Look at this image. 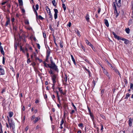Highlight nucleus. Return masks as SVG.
Returning <instances> with one entry per match:
<instances>
[{
    "instance_id": "obj_37",
    "label": "nucleus",
    "mask_w": 133,
    "mask_h": 133,
    "mask_svg": "<svg viewBox=\"0 0 133 133\" xmlns=\"http://www.w3.org/2000/svg\"><path fill=\"white\" fill-rule=\"evenodd\" d=\"M88 45L90 46L92 48H93V46L92 45L90 42L89 43V44H88Z\"/></svg>"
},
{
    "instance_id": "obj_38",
    "label": "nucleus",
    "mask_w": 133,
    "mask_h": 133,
    "mask_svg": "<svg viewBox=\"0 0 133 133\" xmlns=\"http://www.w3.org/2000/svg\"><path fill=\"white\" fill-rule=\"evenodd\" d=\"M51 97L53 100L55 101V100L54 99L55 98V96L54 95H53L51 96Z\"/></svg>"
},
{
    "instance_id": "obj_13",
    "label": "nucleus",
    "mask_w": 133,
    "mask_h": 133,
    "mask_svg": "<svg viewBox=\"0 0 133 133\" xmlns=\"http://www.w3.org/2000/svg\"><path fill=\"white\" fill-rule=\"evenodd\" d=\"M104 23L105 25L107 27L109 26V24L107 20L105 19L104 20Z\"/></svg>"
},
{
    "instance_id": "obj_7",
    "label": "nucleus",
    "mask_w": 133,
    "mask_h": 133,
    "mask_svg": "<svg viewBox=\"0 0 133 133\" xmlns=\"http://www.w3.org/2000/svg\"><path fill=\"white\" fill-rule=\"evenodd\" d=\"M103 73L105 74L109 78H110V77L109 76V74L108 72H107L106 70L104 68L103 69Z\"/></svg>"
},
{
    "instance_id": "obj_25",
    "label": "nucleus",
    "mask_w": 133,
    "mask_h": 133,
    "mask_svg": "<svg viewBox=\"0 0 133 133\" xmlns=\"http://www.w3.org/2000/svg\"><path fill=\"white\" fill-rule=\"evenodd\" d=\"M25 24L29 25V22L28 19H25Z\"/></svg>"
},
{
    "instance_id": "obj_31",
    "label": "nucleus",
    "mask_w": 133,
    "mask_h": 133,
    "mask_svg": "<svg viewBox=\"0 0 133 133\" xmlns=\"http://www.w3.org/2000/svg\"><path fill=\"white\" fill-rule=\"evenodd\" d=\"M35 7H36V10H38V8H39V5H38V4H36V6H35Z\"/></svg>"
},
{
    "instance_id": "obj_19",
    "label": "nucleus",
    "mask_w": 133,
    "mask_h": 133,
    "mask_svg": "<svg viewBox=\"0 0 133 133\" xmlns=\"http://www.w3.org/2000/svg\"><path fill=\"white\" fill-rule=\"evenodd\" d=\"M19 5H23V2L22 0H18Z\"/></svg>"
},
{
    "instance_id": "obj_47",
    "label": "nucleus",
    "mask_w": 133,
    "mask_h": 133,
    "mask_svg": "<svg viewBox=\"0 0 133 133\" xmlns=\"http://www.w3.org/2000/svg\"><path fill=\"white\" fill-rule=\"evenodd\" d=\"M120 39L121 40H122L124 41L125 40H126V39L124 38H122L120 37Z\"/></svg>"
},
{
    "instance_id": "obj_42",
    "label": "nucleus",
    "mask_w": 133,
    "mask_h": 133,
    "mask_svg": "<svg viewBox=\"0 0 133 133\" xmlns=\"http://www.w3.org/2000/svg\"><path fill=\"white\" fill-rule=\"evenodd\" d=\"M133 87V84L132 83H131L130 84V88L132 89H133V88H132Z\"/></svg>"
},
{
    "instance_id": "obj_43",
    "label": "nucleus",
    "mask_w": 133,
    "mask_h": 133,
    "mask_svg": "<svg viewBox=\"0 0 133 133\" xmlns=\"http://www.w3.org/2000/svg\"><path fill=\"white\" fill-rule=\"evenodd\" d=\"M78 126L79 127H83V125L82 123H80L78 125Z\"/></svg>"
},
{
    "instance_id": "obj_11",
    "label": "nucleus",
    "mask_w": 133,
    "mask_h": 133,
    "mask_svg": "<svg viewBox=\"0 0 133 133\" xmlns=\"http://www.w3.org/2000/svg\"><path fill=\"white\" fill-rule=\"evenodd\" d=\"M129 124L130 126L131 127L132 125V119L131 118H129Z\"/></svg>"
},
{
    "instance_id": "obj_44",
    "label": "nucleus",
    "mask_w": 133,
    "mask_h": 133,
    "mask_svg": "<svg viewBox=\"0 0 133 133\" xmlns=\"http://www.w3.org/2000/svg\"><path fill=\"white\" fill-rule=\"evenodd\" d=\"M104 92V90H101V94L102 95V96L103 95Z\"/></svg>"
},
{
    "instance_id": "obj_30",
    "label": "nucleus",
    "mask_w": 133,
    "mask_h": 133,
    "mask_svg": "<svg viewBox=\"0 0 133 133\" xmlns=\"http://www.w3.org/2000/svg\"><path fill=\"white\" fill-rule=\"evenodd\" d=\"M38 17L39 19L41 20H42L43 19V18L41 15H39Z\"/></svg>"
},
{
    "instance_id": "obj_62",
    "label": "nucleus",
    "mask_w": 133,
    "mask_h": 133,
    "mask_svg": "<svg viewBox=\"0 0 133 133\" xmlns=\"http://www.w3.org/2000/svg\"><path fill=\"white\" fill-rule=\"evenodd\" d=\"M14 21H15L14 18V17L12 18L11 19V21H12V22H14Z\"/></svg>"
},
{
    "instance_id": "obj_14",
    "label": "nucleus",
    "mask_w": 133,
    "mask_h": 133,
    "mask_svg": "<svg viewBox=\"0 0 133 133\" xmlns=\"http://www.w3.org/2000/svg\"><path fill=\"white\" fill-rule=\"evenodd\" d=\"M0 72L1 73V75H3L4 74V70L2 68H0Z\"/></svg>"
},
{
    "instance_id": "obj_2",
    "label": "nucleus",
    "mask_w": 133,
    "mask_h": 133,
    "mask_svg": "<svg viewBox=\"0 0 133 133\" xmlns=\"http://www.w3.org/2000/svg\"><path fill=\"white\" fill-rule=\"evenodd\" d=\"M8 119L9 122V125L10 128H12V129H14L15 128V123L14 122H13L11 121L10 122H9V119L8 117Z\"/></svg>"
},
{
    "instance_id": "obj_48",
    "label": "nucleus",
    "mask_w": 133,
    "mask_h": 133,
    "mask_svg": "<svg viewBox=\"0 0 133 133\" xmlns=\"http://www.w3.org/2000/svg\"><path fill=\"white\" fill-rule=\"evenodd\" d=\"M2 62H3V64H4V63H5V58H4V57H3V58Z\"/></svg>"
},
{
    "instance_id": "obj_12",
    "label": "nucleus",
    "mask_w": 133,
    "mask_h": 133,
    "mask_svg": "<svg viewBox=\"0 0 133 133\" xmlns=\"http://www.w3.org/2000/svg\"><path fill=\"white\" fill-rule=\"evenodd\" d=\"M58 90L60 92V93L61 94H63V95H65V93L63 91V90L61 88H58Z\"/></svg>"
},
{
    "instance_id": "obj_58",
    "label": "nucleus",
    "mask_w": 133,
    "mask_h": 133,
    "mask_svg": "<svg viewBox=\"0 0 133 133\" xmlns=\"http://www.w3.org/2000/svg\"><path fill=\"white\" fill-rule=\"evenodd\" d=\"M85 42L86 43L88 44H89V43H90L89 41L87 40L86 39L85 41Z\"/></svg>"
},
{
    "instance_id": "obj_64",
    "label": "nucleus",
    "mask_w": 133,
    "mask_h": 133,
    "mask_svg": "<svg viewBox=\"0 0 133 133\" xmlns=\"http://www.w3.org/2000/svg\"><path fill=\"white\" fill-rule=\"evenodd\" d=\"M32 65L33 66H35L36 65V63L35 62H34L33 63H32Z\"/></svg>"
},
{
    "instance_id": "obj_59",
    "label": "nucleus",
    "mask_w": 133,
    "mask_h": 133,
    "mask_svg": "<svg viewBox=\"0 0 133 133\" xmlns=\"http://www.w3.org/2000/svg\"><path fill=\"white\" fill-rule=\"evenodd\" d=\"M60 46L61 48H62L63 47V45L61 43V42H60Z\"/></svg>"
},
{
    "instance_id": "obj_55",
    "label": "nucleus",
    "mask_w": 133,
    "mask_h": 133,
    "mask_svg": "<svg viewBox=\"0 0 133 133\" xmlns=\"http://www.w3.org/2000/svg\"><path fill=\"white\" fill-rule=\"evenodd\" d=\"M98 9V13L99 14V13L100 12H101V9L99 8Z\"/></svg>"
},
{
    "instance_id": "obj_29",
    "label": "nucleus",
    "mask_w": 133,
    "mask_h": 133,
    "mask_svg": "<svg viewBox=\"0 0 133 133\" xmlns=\"http://www.w3.org/2000/svg\"><path fill=\"white\" fill-rule=\"evenodd\" d=\"M64 122V120L63 119V118H62L61 120V124H60V125H62L63 124V123Z\"/></svg>"
},
{
    "instance_id": "obj_9",
    "label": "nucleus",
    "mask_w": 133,
    "mask_h": 133,
    "mask_svg": "<svg viewBox=\"0 0 133 133\" xmlns=\"http://www.w3.org/2000/svg\"><path fill=\"white\" fill-rule=\"evenodd\" d=\"M117 5L118 6H121V0H115Z\"/></svg>"
},
{
    "instance_id": "obj_17",
    "label": "nucleus",
    "mask_w": 133,
    "mask_h": 133,
    "mask_svg": "<svg viewBox=\"0 0 133 133\" xmlns=\"http://www.w3.org/2000/svg\"><path fill=\"white\" fill-rule=\"evenodd\" d=\"M32 8H33V10L34 11V12H35V14L37 17V16H38L37 13V12L36 11V10L35 9V7H34V6H33Z\"/></svg>"
},
{
    "instance_id": "obj_23",
    "label": "nucleus",
    "mask_w": 133,
    "mask_h": 133,
    "mask_svg": "<svg viewBox=\"0 0 133 133\" xmlns=\"http://www.w3.org/2000/svg\"><path fill=\"white\" fill-rule=\"evenodd\" d=\"M62 7L64 9V10L65 11L66 10V7L65 5L64 4H62Z\"/></svg>"
},
{
    "instance_id": "obj_8",
    "label": "nucleus",
    "mask_w": 133,
    "mask_h": 133,
    "mask_svg": "<svg viewBox=\"0 0 133 133\" xmlns=\"http://www.w3.org/2000/svg\"><path fill=\"white\" fill-rule=\"evenodd\" d=\"M112 34L114 35V37L118 40H119L120 39V37L119 36H117L116 34L114 32H112Z\"/></svg>"
},
{
    "instance_id": "obj_6",
    "label": "nucleus",
    "mask_w": 133,
    "mask_h": 133,
    "mask_svg": "<svg viewBox=\"0 0 133 133\" xmlns=\"http://www.w3.org/2000/svg\"><path fill=\"white\" fill-rule=\"evenodd\" d=\"M54 11L55 12L54 14V18L55 19L57 18V13H58V11L57 9H54Z\"/></svg>"
},
{
    "instance_id": "obj_3",
    "label": "nucleus",
    "mask_w": 133,
    "mask_h": 133,
    "mask_svg": "<svg viewBox=\"0 0 133 133\" xmlns=\"http://www.w3.org/2000/svg\"><path fill=\"white\" fill-rule=\"evenodd\" d=\"M52 80L53 83L55 84L56 81L58 79V78L56 75H54L52 77Z\"/></svg>"
},
{
    "instance_id": "obj_5",
    "label": "nucleus",
    "mask_w": 133,
    "mask_h": 133,
    "mask_svg": "<svg viewBox=\"0 0 133 133\" xmlns=\"http://www.w3.org/2000/svg\"><path fill=\"white\" fill-rule=\"evenodd\" d=\"M6 18L7 19V21L6 22L5 24V26H7L8 25L10 24V18L9 17L6 16Z\"/></svg>"
},
{
    "instance_id": "obj_4",
    "label": "nucleus",
    "mask_w": 133,
    "mask_h": 133,
    "mask_svg": "<svg viewBox=\"0 0 133 133\" xmlns=\"http://www.w3.org/2000/svg\"><path fill=\"white\" fill-rule=\"evenodd\" d=\"M50 50H47L46 53V59L45 60V61L48 62V59L49 56L50 54Z\"/></svg>"
},
{
    "instance_id": "obj_45",
    "label": "nucleus",
    "mask_w": 133,
    "mask_h": 133,
    "mask_svg": "<svg viewBox=\"0 0 133 133\" xmlns=\"http://www.w3.org/2000/svg\"><path fill=\"white\" fill-rule=\"evenodd\" d=\"M114 71L117 73L119 72L116 69H114Z\"/></svg>"
},
{
    "instance_id": "obj_61",
    "label": "nucleus",
    "mask_w": 133,
    "mask_h": 133,
    "mask_svg": "<svg viewBox=\"0 0 133 133\" xmlns=\"http://www.w3.org/2000/svg\"><path fill=\"white\" fill-rule=\"evenodd\" d=\"M44 98L45 99H46L47 98V96L46 94H45L44 96Z\"/></svg>"
},
{
    "instance_id": "obj_41",
    "label": "nucleus",
    "mask_w": 133,
    "mask_h": 133,
    "mask_svg": "<svg viewBox=\"0 0 133 133\" xmlns=\"http://www.w3.org/2000/svg\"><path fill=\"white\" fill-rule=\"evenodd\" d=\"M44 65L46 67H48V64H47V63L46 62H44Z\"/></svg>"
},
{
    "instance_id": "obj_49",
    "label": "nucleus",
    "mask_w": 133,
    "mask_h": 133,
    "mask_svg": "<svg viewBox=\"0 0 133 133\" xmlns=\"http://www.w3.org/2000/svg\"><path fill=\"white\" fill-rule=\"evenodd\" d=\"M81 48L84 51H85V49L84 47L83 46H81Z\"/></svg>"
},
{
    "instance_id": "obj_54",
    "label": "nucleus",
    "mask_w": 133,
    "mask_h": 133,
    "mask_svg": "<svg viewBox=\"0 0 133 133\" xmlns=\"http://www.w3.org/2000/svg\"><path fill=\"white\" fill-rule=\"evenodd\" d=\"M55 84L53 83L52 84V88L53 90H54L55 89L54 87H55Z\"/></svg>"
},
{
    "instance_id": "obj_1",
    "label": "nucleus",
    "mask_w": 133,
    "mask_h": 133,
    "mask_svg": "<svg viewBox=\"0 0 133 133\" xmlns=\"http://www.w3.org/2000/svg\"><path fill=\"white\" fill-rule=\"evenodd\" d=\"M51 64H48V67L55 70H57V66L56 65L55 63L51 60Z\"/></svg>"
},
{
    "instance_id": "obj_26",
    "label": "nucleus",
    "mask_w": 133,
    "mask_h": 133,
    "mask_svg": "<svg viewBox=\"0 0 133 133\" xmlns=\"http://www.w3.org/2000/svg\"><path fill=\"white\" fill-rule=\"evenodd\" d=\"M125 31L127 33L129 34L130 31V30L129 28H126L125 29Z\"/></svg>"
},
{
    "instance_id": "obj_33",
    "label": "nucleus",
    "mask_w": 133,
    "mask_h": 133,
    "mask_svg": "<svg viewBox=\"0 0 133 133\" xmlns=\"http://www.w3.org/2000/svg\"><path fill=\"white\" fill-rule=\"evenodd\" d=\"M67 77H68V76L66 75H65V77H64V81L65 82H66L67 81Z\"/></svg>"
},
{
    "instance_id": "obj_10",
    "label": "nucleus",
    "mask_w": 133,
    "mask_h": 133,
    "mask_svg": "<svg viewBox=\"0 0 133 133\" xmlns=\"http://www.w3.org/2000/svg\"><path fill=\"white\" fill-rule=\"evenodd\" d=\"M85 18L86 21L89 22L90 19L88 13L86 14V16H85Z\"/></svg>"
},
{
    "instance_id": "obj_46",
    "label": "nucleus",
    "mask_w": 133,
    "mask_h": 133,
    "mask_svg": "<svg viewBox=\"0 0 133 133\" xmlns=\"http://www.w3.org/2000/svg\"><path fill=\"white\" fill-rule=\"evenodd\" d=\"M71 25V22H69L68 24L67 25V26H68L69 27H70Z\"/></svg>"
},
{
    "instance_id": "obj_20",
    "label": "nucleus",
    "mask_w": 133,
    "mask_h": 133,
    "mask_svg": "<svg viewBox=\"0 0 133 133\" xmlns=\"http://www.w3.org/2000/svg\"><path fill=\"white\" fill-rule=\"evenodd\" d=\"M49 15V18L51 20H52V16L51 12H50Z\"/></svg>"
},
{
    "instance_id": "obj_32",
    "label": "nucleus",
    "mask_w": 133,
    "mask_h": 133,
    "mask_svg": "<svg viewBox=\"0 0 133 133\" xmlns=\"http://www.w3.org/2000/svg\"><path fill=\"white\" fill-rule=\"evenodd\" d=\"M124 41V43L125 44H127L129 42L128 40L127 39H126V40H125Z\"/></svg>"
},
{
    "instance_id": "obj_15",
    "label": "nucleus",
    "mask_w": 133,
    "mask_h": 133,
    "mask_svg": "<svg viewBox=\"0 0 133 133\" xmlns=\"http://www.w3.org/2000/svg\"><path fill=\"white\" fill-rule=\"evenodd\" d=\"M40 119V118L39 117L36 118L35 119L34 121V123H35L37 122Z\"/></svg>"
},
{
    "instance_id": "obj_21",
    "label": "nucleus",
    "mask_w": 133,
    "mask_h": 133,
    "mask_svg": "<svg viewBox=\"0 0 133 133\" xmlns=\"http://www.w3.org/2000/svg\"><path fill=\"white\" fill-rule=\"evenodd\" d=\"M9 116L10 117H12L13 115V113L12 112H10L9 113Z\"/></svg>"
},
{
    "instance_id": "obj_27",
    "label": "nucleus",
    "mask_w": 133,
    "mask_h": 133,
    "mask_svg": "<svg viewBox=\"0 0 133 133\" xmlns=\"http://www.w3.org/2000/svg\"><path fill=\"white\" fill-rule=\"evenodd\" d=\"M0 51L1 52V53L3 54V55H4V51L3 49H0Z\"/></svg>"
},
{
    "instance_id": "obj_34",
    "label": "nucleus",
    "mask_w": 133,
    "mask_h": 133,
    "mask_svg": "<svg viewBox=\"0 0 133 133\" xmlns=\"http://www.w3.org/2000/svg\"><path fill=\"white\" fill-rule=\"evenodd\" d=\"M101 132H102L103 131V125L102 124L101 125Z\"/></svg>"
},
{
    "instance_id": "obj_24",
    "label": "nucleus",
    "mask_w": 133,
    "mask_h": 133,
    "mask_svg": "<svg viewBox=\"0 0 133 133\" xmlns=\"http://www.w3.org/2000/svg\"><path fill=\"white\" fill-rule=\"evenodd\" d=\"M45 8H46V10L47 11V12L48 13V11H49V13H50V12H51L50 10V9L48 7V6H46L45 7Z\"/></svg>"
},
{
    "instance_id": "obj_36",
    "label": "nucleus",
    "mask_w": 133,
    "mask_h": 133,
    "mask_svg": "<svg viewBox=\"0 0 133 133\" xmlns=\"http://www.w3.org/2000/svg\"><path fill=\"white\" fill-rule=\"evenodd\" d=\"M90 116L92 119L93 120L94 119V117L93 115L91 113H90Z\"/></svg>"
},
{
    "instance_id": "obj_52",
    "label": "nucleus",
    "mask_w": 133,
    "mask_h": 133,
    "mask_svg": "<svg viewBox=\"0 0 133 133\" xmlns=\"http://www.w3.org/2000/svg\"><path fill=\"white\" fill-rule=\"evenodd\" d=\"M131 4L132 6V9H133V1H131Z\"/></svg>"
},
{
    "instance_id": "obj_60",
    "label": "nucleus",
    "mask_w": 133,
    "mask_h": 133,
    "mask_svg": "<svg viewBox=\"0 0 133 133\" xmlns=\"http://www.w3.org/2000/svg\"><path fill=\"white\" fill-rule=\"evenodd\" d=\"M30 59L29 58L28 59L27 61V62L28 63H29L30 62Z\"/></svg>"
},
{
    "instance_id": "obj_53",
    "label": "nucleus",
    "mask_w": 133,
    "mask_h": 133,
    "mask_svg": "<svg viewBox=\"0 0 133 133\" xmlns=\"http://www.w3.org/2000/svg\"><path fill=\"white\" fill-rule=\"evenodd\" d=\"M75 112V110H72L71 112H70L71 114H72Z\"/></svg>"
},
{
    "instance_id": "obj_22",
    "label": "nucleus",
    "mask_w": 133,
    "mask_h": 133,
    "mask_svg": "<svg viewBox=\"0 0 133 133\" xmlns=\"http://www.w3.org/2000/svg\"><path fill=\"white\" fill-rule=\"evenodd\" d=\"M52 4L53 5H54L55 6L56 5V1L55 0H53L52 1Z\"/></svg>"
},
{
    "instance_id": "obj_63",
    "label": "nucleus",
    "mask_w": 133,
    "mask_h": 133,
    "mask_svg": "<svg viewBox=\"0 0 133 133\" xmlns=\"http://www.w3.org/2000/svg\"><path fill=\"white\" fill-rule=\"evenodd\" d=\"M5 92V90L4 89H3L2 91L1 92L2 93H3L4 92Z\"/></svg>"
},
{
    "instance_id": "obj_28",
    "label": "nucleus",
    "mask_w": 133,
    "mask_h": 133,
    "mask_svg": "<svg viewBox=\"0 0 133 133\" xmlns=\"http://www.w3.org/2000/svg\"><path fill=\"white\" fill-rule=\"evenodd\" d=\"M130 95L129 93H127L126 95V96L125 98V99H128V97H129Z\"/></svg>"
},
{
    "instance_id": "obj_56",
    "label": "nucleus",
    "mask_w": 133,
    "mask_h": 133,
    "mask_svg": "<svg viewBox=\"0 0 133 133\" xmlns=\"http://www.w3.org/2000/svg\"><path fill=\"white\" fill-rule=\"evenodd\" d=\"M49 28L52 31H53V29L51 27V25L49 26Z\"/></svg>"
},
{
    "instance_id": "obj_35",
    "label": "nucleus",
    "mask_w": 133,
    "mask_h": 133,
    "mask_svg": "<svg viewBox=\"0 0 133 133\" xmlns=\"http://www.w3.org/2000/svg\"><path fill=\"white\" fill-rule=\"evenodd\" d=\"M72 105L75 111H77V108L73 103H72Z\"/></svg>"
},
{
    "instance_id": "obj_16",
    "label": "nucleus",
    "mask_w": 133,
    "mask_h": 133,
    "mask_svg": "<svg viewBox=\"0 0 133 133\" xmlns=\"http://www.w3.org/2000/svg\"><path fill=\"white\" fill-rule=\"evenodd\" d=\"M71 58L72 59L73 61L74 64H76V63L75 61V60L74 58L73 57V56L72 55H71Z\"/></svg>"
},
{
    "instance_id": "obj_18",
    "label": "nucleus",
    "mask_w": 133,
    "mask_h": 133,
    "mask_svg": "<svg viewBox=\"0 0 133 133\" xmlns=\"http://www.w3.org/2000/svg\"><path fill=\"white\" fill-rule=\"evenodd\" d=\"M116 2H114L112 4V6L113 7L114 9H116Z\"/></svg>"
},
{
    "instance_id": "obj_51",
    "label": "nucleus",
    "mask_w": 133,
    "mask_h": 133,
    "mask_svg": "<svg viewBox=\"0 0 133 133\" xmlns=\"http://www.w3.org/2000/svg\"><path fill=\"white\" fill-rule=\"evenodd\" d=\"M37 44V47L38 48V49H39L40 48V46L39 44Z\"/></svg>"
},
{
    "instance_id": "obj_39",
    "label": "nucleus",
    "mask_w": 133,
    "mask_h": 133,
    "mask_svg": "<svg viewBox=\"0 0 133 133\" xmlns=\"http://www.w3.org/2000/svg\"><path fill=\"white\" fill-rule=\"evenodd\" d=\"M35 118H36L35 116V115H34L32 116L31 119V120H33Z\"/></svg>"
},
{
    "instance_id": "obj_57",
    "label": "nucleus",
    "mask_w": 133,
    "mask_h": 133,
    "mask_svg": "<svg viewBox=\"0 0 133 133\" xmlns=\"http://www.w3.org/2000/svg\"><path fill=\"white\" fill-rule=\"evenodd\" d=\"M114 12L115 14L118 13L116 9H114Z\"/></svg>"
},
{
    "instance_id": "obj_40",
    "label": "nucleus",
    "mask_w": 133,
    "mask_h": 133,
    "mask_svg": "<svg viewBox=\"0 0 133 133\" xmlns=\"http://www.w3.org/2000/svg\"><path fill=\"white\" fill-rule=\"evenodd\" d=\"M77 34L78 36L79 37L80 36V35L79 34V31L78 30H77Z\"/></svg>"
},
{
    "instance_id": "obj_50",
    "label": "nucleus",
    "mask_w": 133,
    "mask_h": 133,
    "mask_svg": "<svg viewBox=\"0 0 133 133\" xmlns=\"http://www.w3.org/2000/svg\"><path fill=\"white\" fill-rule=\"evenodd\" d=\"M43 35L44 37V38H46V34L45 33H44L43 32Z\"/></svg>"
}]
</instances>
